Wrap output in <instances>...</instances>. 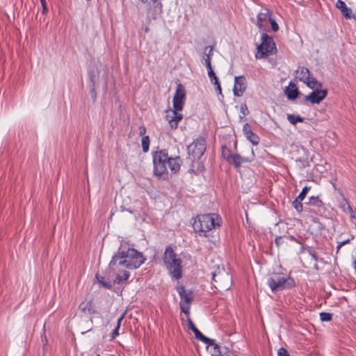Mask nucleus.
Masks as SVG:
<instances>
[{
  "instance_id": "f257e3e1",
  "label": "nucleus",
  "mask_w": 356,
  "mask_h": 356,
  "mask_svg": "<svg viewBox=\"0 0 356 356\" xmlns=\"http://www.w3.org/2000/svg\"><path fill=\"white\" fill-rule=\"evenodd\" d=\"M145 260L143 254L134 248H128L127 250L119 249L112 257L109 263V268L113 271L118 270L120 266L136 269L139 268L145 262Z\"/></svg>"
},
{
  "instance_id": "f03ea898",
  "label": "nucleus",
  "mask_w": 356,
  "mask_h": 356,
  "mask_svg": "<svg viewBox=\"0 0 356 356\" xmlns=\"http://www.w3.org/2000/svg\"><path fill=\"white\" fill-rule=\"evenodd\" d=\"M163 259L171 276L176 280L180 279L182 276L181 261L174 252L172 247L166 248Z\"/></svg>"
},
{
  "instance_id": "7ed1b4c3",
  "label": "nucleus",
  "mask_w": 356,
  "mask_h": 356,
  "mask_svg": "<svg viewBox=\"0 0 356 356\" xmlns=\"http://www.w3.org/2000/svg\"><path fill=\"white\" fill-rule=\"evenodd\" d=\"M218 226H220L219 218L215 213L198 216L193 223L195 231L203 233L204 236L207 232Z\"/></svg>"
},
{
  "instance_id": "20e7f679",
  "label": "nucleus",
  "mask_w": 356,
  "mask_h": 356,
  "mask_svg": "<svg viewBox=\"0 0 356 356\" xmlns=\"http://www.w3.org/2000/svg\"><path fill=\"white\" fill-rule=\"evenodd\" d=\"M154 173L156 176L163 178L168 177V173L167 170L168 160L169 156L166 149H161L152 152Z\"/></svg>"
},
{
  "instance_id": "39448f33",
  "label": "nucleus",
  "mask_w": 356,
  "mask_h": 356,
  "mask_svg": "<svg viewBox=\"0 0 356 356\" xmlns=\"http://www.w3.org/2000/svg\"><path fill=\"white\" fill-rule=\"evenodd\" d=\"M267 284L274 293L295 286V281L291 277H285L280 273H273L267 280Z\"/></svg>"
},
{
  "instance_id": "423d86ee",
  "label": "nucleus",
  "mask_w": 356,
  "mask_h": 356,
  "mask_svg": "<svg viewBox=\"0 0 356 356\" xmlns=\"http://www.w3.org/2000/svg\"><path fill=\"white\" fill-rule=\"evenodd\" d=\"M261 44L257 47V51L255 54L257 59L266 58L268 55L273 54L274 50L276 49L273 38L266 33L261 34Z\"/></svg>"
},
{
  "instance_id": "0eeeda50",
  "label": "nucleus",
  "mask_w": 356,
  "mask_h": 356,
  "mask_svg": "<svg viewBox=\"0 0 356 356\" xmlns=\"http://www.w3.org/2000/svg\"><path fill=\"white\" fill-rule=\"evenodd\" d=\"M214 287L218 290L227 291L232 286V276L225 269H218L212 273Z\"/></svg>"
},
{
  "instance_id": "6e6552de",
  "label": "nucleus",
  "mask_w": 356,
  "mask_h": 356,
  "mask_svg": "<svg viewBox=\"0 0 356 356\" xmlns=\"http://www.w3.org/2000/svg\"><path fill=\"white\" fill-rule=\"evenodd\" d=\"M206 140L204 138L200 137L193 140L187 147L188 154L192 157V160H198L204 154L206 150Z\"/></svg>"
},
{
  "instance_id": "1a4fd4ad",
  "label": "nucleus",
  "mask_w": 356,
  "mask_h": 356,
  "mask_svg": "<svg viewBox=\"0 0 356 356\" xmlns=\"http://www.w3.org/2000/svg\"><path fill=\"white\" fill-rule=\"evenodd\" d=\"M177 291L181 298L179 303L181 310L186 315L188 316L190 313V305L193 300L192 291H186L183 286H177Z\"/></svg>"
},
{
  "instance_id": "9d476101",
  "label": "nucleus",
  "mask_w": 356,
  "mask_h": 356,
  "mask_svg": "<svg viewBox=\"0 0 356 356\" xmlns=\"http://www.w3.org/2000/svg\"><path fill=\"white\" fill-rule=\"evenodd\" d=\"M272 12L264 8L257 16L256 25L260 31H266L269 20H271Z\"/></svg>"
},
{
  "instance_id": "9b49d317",
  "label": "nucleus",
  "mask_w": 356,
  "mask_h": 356,
  "mask_svg": "<svg viewBox=\"0 0 356 356\" xmlns=\"http://www.w3.org/2000/svg\"><path fill=\"white\" fill-rule=\"evenodd\" d=\"M185 97V88L181 83H179L177 86V90L172 101L173 107L176 111H181L183 109Z\"/></svg>"
},
{
  "instance_id": "f8f14e48",
  "label": "nucleus",
  "mask_w": 356,
  "mask_h": 356,
  "mask_svg": "<svg viewBox=\"0 0 356 356\" xmlns=\"http://www.w3.org/2000/svg\"><path fill=\"white\" fill-rule=\"evenodd\" d=\"M327 95V89L316 88L313 92L305 97V101L312 104H319Z\"/></svg>"
},
{
  "instance_id": "ddd939ff",
  "label": "nucleus",
  "mask_w": 356,
  "mask_h": 356,
  "mask_svg": "<svg viewBox=\"0 0 356 356\" xmlns=\"http://www.w3.org/2000/svg\"><path fill=\"white\" fill-rule=\"evenodd\" d=\"M247 87L246 79L244 76H238L234 78V86L233 88L234 95L241 97Z\"/></svg>"
},
{
  "instance_id": "4468645a",
  "label": "nucleus",
  "mask_w": 356,
  "mask_h": 356,
  "mask_svg": "<svg viewBox=\"0 0 356 356\" xmlns=\"http://www.w3.org/2000/svg\"><path fill=\"white\" fill-rule=\"evenodd\" d=\"M179 111L169 110L166 111L165 118L168 121L169 125L171 129H175L177 128L178 122L181 120L183 115L178 113Z\"/></svg>"
},
{
  "instance_id": "2eb2a0df",
  "label": "nucleus",
  "mask_w": 356,
  "mask_h": 356,
  "mask_svg": "<svg viewBox=\"0 0 356 356\" xmlns=\"http://www.w3.org/2000/svg\"><path fill=\"white\" fill-rule=\"evenodd\" d=\"M243 131L245 137L253 145H257L259 143V137L252 131L251 126L248 123L243 125Z\"/></svg>"
},
{
  "instance_id": "dca6fc26",
  "label": "nucleus",
  "mask_w": 356,
  "mask_h": 356,
  "mask_svg": "<svg viewBox=\"0 0 356 356\" xmlns=\"http://www.w3.org/2000/svg\"><path fill=\"white\" fill-rule=\"evenodd\" d=\"M79 309L85 315H91L96 313V309L92 300H84L81 302Z\"/></svg>"
},
{
  "instance_id": "f3484780",
  "label": "nucleus",
  "mask_w": 356,
  "mask_h": 356,
  "mask_svg": "<svg viewBox=\"0 0 356 356\" xmlns=\"http://www.w3.org/2000/svg\"><path fill=\"white\" fill-rule=\"evenodd\" d=\"M336 6L339 8L343 15V16L346 19H352L355 17V15L353 13L352 10L350 8H348L346 3L341 0H338L336 3Z\"/></svg>"
},
{
  "instance_id": "a211bd4d",
  "label": "nucleus",
  "mask_w": 356,
  "mask_h": 356,
  "mask_svg": "<svg viewBox=\"0 0 356 356\" xmlns=\"http://www.w3.org/2000/svg\"><path fill=\"white\" fill-rule=\"evenodd\" d=\"M193 332L195 334L197 339L204 342L207 344V346H213L215 349L219 348V346L216 343V341L214 339L205 337L198 329L194 330Z\"/></svg>"
},
{
  "instance_id": "6ab92c4d",
  "label": "nucleus",
  "mask_w": 356,
  "mask_h": 356,
  "mask_svg": "<svg viewBox=\"0 0 356 356\" xmlns=\"http://www.w3.org/2000/svg\"><path fill=\"white\" fill-rule=\"evenodd\" d=\"M181 163V160L179 156H169L167 164L172 173H177L180 170Z\"/></svg>"
},
{
  "instance_id": "aec40b11",
  "label": "nucleus",
  "mask_w": 356,
  "mask_h": 356,
  "mask_svg": "<svg viewBox=\"0 0 356 356\" xmlns=\"http://www.w3.org/2000/svg\"><path fill=\"white\" fill-rule=\"evenodd\" d=\"M285 93L289 100H294L298 97L300 92L298 90L296 85L293 82L291 81L289 86L286 88Z\"/></svg>"
},
{
  "instance_id": "412c9836",
  "label": "nucleus",
  "mask_w": 356,
  "mask_h": 356,
  "mask_svg": "<svg viewBox=\"0 0 356 356\" xmlns=\"http://www.w3.org/2000/svg\"><path fill=\"white\" fill-rule=\"evenodd\" d=\"M251 153L252 157L254 156V150L251 149ZM253 158L250 159L248 157H243L240 154H236L234 155V158L232 160V164L234 165L235 168H238L241 167V164L243 163H249L251 162Z\"/></svg>"
},
{
  "instance_id": "4be33fe9",
  "label": "nucleus",
  "mask_w": 356,
  "mask_h": 356,
  "mask_svg": "<svg viewBox=\"0 0 356 356\" xmlns=\"http://www.w3.org/2000/svg\"><path fill=\"white\" fill-rule=\"evenodd\" d=\"M296 78L303 83L307 81L311 76L309 69L303 66H299L298 70L296 71Z\"/></svg>"
},
{
  "instance_id": "5701e85b",
  "label": "nucleus",
  "mask_w": 356,
  "mask_h": 356,
  "mask_svg": "<svg viewBox=\"0 0 356 356\" xmlns=\"http://www.w3.org/2000/svg\"><path fill=\"white\" fill-rule=\"evenodd\" d=\"M213 48L211 47H206L204 51V59L207 70L212 69L211 56L213 55Z\"/></svg>"
},
{
  "instance_id": "b1692460",
  "label": "nucleus",
  "mask_w": 356,
  "mask_h": 356,
  "mask_svg": "<svg viewBox=\"0 0 356 356\" xmlns=\"http://www.w3.org/2000/svg\"><path fill=\"white\" fill-rule=\"evenodd\" d=\"M305 83L311 89L316 90V88H321L322 83L316 80L314 77L310 76V78L305 82Z\"/></svg>"
},
{
  "instance_id": "393cba45",
  "label": "nucleus",
  "mask_w": 356,
  "mask_h": 356,
  "mask_svg": "<svg viewBox=\"0 0 356 356\" xmlns=\"http://www.w3.org/2000/svg\"><path fill=\"white\" fill-rule=\"evenodd\" d=\"M129 275H130L129 272L127 270H124L122 272V275H121L120 274H117L115 276V278L114 280V284H120L122 282L127 281L129 279Z\"/></svg>"
},
{
  "instance_id": "a878e982",
  "label": "nucleus",
  "mask_w": 356,
  "mask_h": 356,
  "mask_svg": "<svg viewBox=\"0 0 356 356\" xmlns=\"http://www.w3.org/2000/svg\"><path fill=\"white\" fill-rule=\"evenodd\" d=\"M222 155L225 159H226L229 163H232L234 155L232 154L229 149L222 146Z\"/></svg>"
},
{
  "instance_id": "bb28decb",
  "label": "nucleus",
  "mask_w": 356,
  "mask_h": 356,
  "mask_svg": "<svg viewBox=\"0 0 356 356\" xmlns=\"http://www.w3.org/2000/svg\"><path fill=\"white\" fill-rule=\"evenodd\" d=\"M309 204L316 207L317 208H322L323 207V202L319 199L318 196H312L309 200Z\"/></svg>"
},
{
  "instance_id": "cd10ccee",
  "label": "nucleus",
  "mask_w": 356,
  "mask_h": 356,
  "mask_svg": "<svg viewBox=\"0 0 356 356\" xmlns=\"http://www.w3.org/2000/svg\"><path fill=\"white\" fill-rule=\"evenodd\" d=\"M287 120L290 123L295 125L297 122H302L304 121V118L300 117L298 115H294V114H288L287 115Z\"/></svg>"
},
{
  "instance_id": "c85d7f7f",
  "label": "nucleus",
  "mask_w": 356,
  "mask_h": 356,
  "mask_svg": "<svg viewBox=\"0 0 356 356\" xmlns=\"http://www.w3.org/2000/svg\"><path fill=\"white\" fill-rule=\"evenodd\" d=\"M97 74H99V72H97ZM96 76H97V74L95 71H90L89 72V78H90V81L92 84L91 87H90V90H91L92 93H94V95H95V83H96V81H97Z\"/></svg>"
},
{
  "instance_id": "c756f323",
  "label": "nucleus",
  "mask_w": 356,
  "mask_h": 356,
  "mask_svg": "<svg viewBox=\"0 0 356 356\" xmlns=\"http://www.w3.org/2000/svg\"><path fill=\"white\" fill-rule=\"evenodd\" d=\"M96 278L97 281L105 288L106 289H111L113 284L111 282L104 277L101 276H96Z\"/></svg>"
},
{
  "instance_id": "7c9ffc66",
  "label": "nucleus",
  "mask_w": 356,
  "mask_h": 356,
  "mask_svg": "<svg viewBox=\"0 0 356 356\" xmlns=\"http://www.w3.org/2000/svg\"><path fill=\"white\" fill-rule=\"evenodd\" d=\"M296 163L299 169H303L306 167H308L309 165V162L307 159H298L296 160Z\"/></svg>"
},
{
  "instance_id": "2f4dec72",
  "label": "nucleus",
  "mask_w": 356,
  "mask_h": 356,
  "mask_svg": "<svg viewBox=\"0 0 356 356\" xmlns=\"http://www.w3.org/2000/svg\"><path fill=\"white\" fill-rule=\"evenodd\" d=\"M142 147L144 152H147L149 148V138L148 136L142 138Z\"/></svg>"
},
{
  "instance_id": "473e14b6",
  "label": "nucleus",
  "mask_w": 356,
  "mask_h": 356,
  "mask_svg": "<svg viewBox=\"0 0 356 356\" xmlns=\"http://www.w3.org/2000/svg\"><path fill=\"white\" fill-rule=\"evenodd\" d=\"M302 201V200H299L298 197H296L292 202L293 207L299 213L302 211V204L301 203Z\"/></svg>"
},
{
  "instance_id": "72a5a7b5",
  "label": "nucleus",
  "mask_w": 356,
  "mask_h": 356,
  "mask_svg": "<svg viewBox=\"0 0 356 356\" xmlns=\"http://www.w3.org/2000/svg\"><path fill=\"white\" fill-rule=\"evenodd\" d=\"M332 318V314L327 312L320 313V319L321 321H330Z\"/></svg>"
},
{
  "instance_id": "f704fd0d",
  "label": "nucleus",
  "mask_w": 356,
  "mask_h": 356,
  "mask_svg": "<svg viewBox=\"0 0 356 356\" xmlns=\"http://www.w3.org/2000/svg\"><path fill=\"white\" fill-rule=\"evenodd\" d=\"M310 188H311L310 186H305L297 197L299 200H303L305 198L306 195H307V192L310 190Z\"/></svg>"
},
{
  "instance_id": "c9c22d12",
  "label": "nucleus",
  "mask_w": 356,
  "mask_h": 356,
  "mask_svg": "<svg viewBox=\"0 0 356 356\" xmlns=\"http://www.w3.org/2000/svg\"><path fill=\"white\" fill-rule=\"evenodd\" d=\"M285 236H277L275 239V243L277 247H280L284 243H285Z\"/></svg>"
},
{
  "instance_id": "e433bc0d",
  "label": "nucleus",
  "mask_w": 356,
  "mask_h": 356,
  "mask_svg": "<svg viewBox=\"0 0 356 356\" xmlns=\"http://www.w3.org/2000/svg\"><path fill=\"white\" fill-rule=\"evenodd\" d=\"M207 71H208V76L211 82H213V81H216V79H218L217 76L216 75L215 72H213V68L210 69V70H207Z\"/></svg>"
},
{
  "instance_id": "4c0bfd02",
  "label": "nucleus",
  "mask_w": 356,
  "mask_h": 356,
  "mask_svg": "<svg viewBox=\"0 0 356 356\" xmlns=\"http://www.w3.org/2000/svg\"><path fill=\"white\" fill-rule=\"evenodd\" d=\"M240 111L243 115H247L249 114V111L245 103H243L241 105Z\"/></svg>"
},
{
  "instance_id": "58836bf2",
  "label": "nucleus",
  "mask_w": 356,
  "mask_h": 356,
  "mask_svg": "<svg viewBox=\"0 0 356 356\" xmlns=\"http://www.w3.org/2000/svg\"><path fill=\"white\" fill-rule=\"evenodd\" d=\"M277 356H290V355L285 348H280L277 351Z\"/></svg>"
},
{
  "instance_id": "ea45409f",
  "label": "nucleus",
  "mask_w": 356,
  "mask_h": 356,
  "mask_svg": "<svg viewBox=\"0 0 356 356\" xmlns=\"http://www.w3.org/2000/svg\"><path fill=\"white\" fill-rule=\"evenodd\" d=\"M187 322H188V329H190L193 332L197 329L196 327V326L195 325V324L193 323V322L192 321V320L191 319V318H189V317L188 318Z\"/></svg>"
},
{
  "instance_id": "a19ab883",
  "label": "nucleus",
  "mask_w": 356,
  "mask_h": 356,
  "mask_svg": "<svg viewBox=\"0 0 356 356\" xmlns=\"http://www.w3.org/2000/svg\"><path fill=\"white\" fill-rule=\"evenodd\" d=\"M348 209L349 212L350 213V219H351L352 222L356 225V217L354 214V211H353L352 207L349 204H348Z\"/></svg>"
},
{
  "instance_id": "79ce46f5",
  "label": "nucleus",
  "mask_w": 356,
  "mask_h": 356,
  "mask_svg": "<svg viewBox=\"0 0 356 356\" xmlns=\"http://www.w3.org/2000/svg\"><path fill=\"white\" fill-rule=\"evenodd\" d=\"M213 83L214 84L216 87V90L218 92V94H222V89L220 87V83L218 79H216V81H213Z\"/></svg>"
},
{
  "instance_id": "37998d69",
  "label": "nucleus",
  "mask_w": 356,
  "mask_h": 356,
  "mask_svg": "<svg viewBox=\"0 0 356 356\" xmlns=\"http://www.w3.org/2000/svg\"><path fill=\"white\" fill-rule=\"evenodd\" d=\"M269 22L271 24V28H272V30L274 31V32H276L278 31L279 29V26L278 24L275 22V20H273L272 18H271V20H269Z\"/></svg>"
},
{
  "instance_id": "c03bdc74",
  "label": "nucleus",
  "mask_w": 356,
  "mask_h": 356,
  "mask_svg": "<svg viewBox=\"0 0 356 356\" xmlns=\"http://www.w3.org/2000/svg\"><path fill=\"white\" fill-rule=\"evenodd\" d=\"M138 129H139V133H138L139 135L143 137L145 136V134L146 133V128L144 126H140Z\"/></svg>"
},
{
  "instance_id": "a18cd8bd",
  "label": "nucleus",
  "mask_w": 356,
  "mask_h": 356,
  "mask_svg": "<svg viewBox=\"0 0 356 356\" xmlns=\"http://www.w3.org/2000/svg\"><path fill=\"white\" fill-rule=\"evenodd\" d=\"M349 239H347V240H345L343 241H341V242H339L338 243V245L337 246V252L339 250V249L343 246L346 243H349Z\"/></svg>"
},
{
  "instance_id": "49530a36",
  "label": "nucleus",
  "mask_w": 356,
  "mask_h": 356,
  "mask_svg": "<svg viewBox=\"0 0 356 356\" xmlns=\"http://www.w3.org/2000/svg\"><path fill=\"white\" fill-rule=\"evenodd\" d=\"M119 329H120V327H116L113 330V332L111 334V337H112L113 339H115L119 334Z\"/></svg>"
},
{
  "instance_id": "de8ad7c7",
  "label": "nucleus",
  "mask_w": 356,
  "mask_h": 356,
  "mask_svg": "<svg viewBox=\"0 0 356 356\" xmlns=\"http://www.w3.org/2000/svg\"><path fill=\"white\" fill-rule=\"evenodd\" d=\"M40 1L42 6V9H43V13H44L45 10H47L46 1H45V0H40Z\"/></svg>"
},
{
  "instance_id": "09e8293b",
  "label": "nucleus",
  "mask_w": 356,
  "mask_h": 356,
  "mask_svg": "<svg viewBox=\"0 0 356 356\" xmlns=\"http://www.w3.org/2000/svg\"><path fill=\"white\" fill-rule=\"evenodd\" d=\"M124 318V314H122L118 319V322H117V325L116 327H120V324H121V322L123 320Z\"/></svg>"
},
{
  "instance_id": "8fccbe9b",
  "label": "nucleus",
  "mask_w": 356,
  "mask_h": 356,
  "mask_svg": "<svg viewBox=\"0 0 356 356\" xmlns=\"http://www.w3.org/2000/svg\"><path fill=\"white\" fill-rule=\"evenodd\" d=\"M221 356H234V353L232 351L227 350Z\"/></svg>"
},
{
  "instance_id": "3c124183",
  "label": "nucleus",
  "mask_w": 356,
  "mask_h": 356,
  "mask_svg": "<svg viewBox=\"0 0 356 356\" xmlns=\"http://www.w3.org/2000/svg\"><path fill=\"white\" fill-rule=\"evenodd\" d=\"M214 350H215L216 353H213V354L212 355V356H220V355L221 356V355H222L220 354V348H217V349H215V348H214Z\"/></svg>"
},
{
  "instance_id": "603ef678",
  "label": "nucleus",
  "mask_w": 356,
  "mask_h": 356,
  "mask_svg": "<svg viewBox=\"0 0 356 356\" xmlns=\"http://www.w3.org/2000/svg\"><path fill=\"white\" fill-rule=\"evenodd\" d=\"M311 256H312V259H313L315 261H317V260H318V257H317V255H316V252H312V253H311Z\"/></svg>"
},
{
  "instance_id": "864d4df0",
  "label": "nucleus",
  "mask_w": 356,
  "mask_h": 356,
  "mask_svg": "<svg viewBox=\"0 0 356 356\" xmlns=\"http://www.w3.org/2000/svg\"><path fill=\"white\" fill-rule=\"evenodd\" d=\"M286 238L290 240V241H298L296 238L293 236H285Z\"/></svg>"
},
{
  "instance_id": "5fc2aeb1",
  "label": "nucleus",
  "mask_w": 356,
  "mask_h": 356,
  "mask_svg": "<svg viewBox=\"0 0 356 356\" xmlns=\"http://www.w3.org/2000/svg\"><path fill=\"white\" fill-rule=\"evenodd\" d=\"M107 72H108V67H104V74H105L104 80L106 82V79H107Z\"/></svg>"
},
{
  "instance_id": "6e6d98bb",
  "label": "nucleus",
  "mask_w": 356,
  "mask_h": 356,
  "mask_svg": "<svg viewBox=\"0 0 356 356\" xmlns=\"http://www.w3.org/2000/svg\"><path fill=\"white\" fill-rule=\"evenodd\" d=\"M353 268H354L355 270L356 271V259L353 262Z\"/></svg>"
},
{
  "instance_id": "4d7b16f0",
  "label": "nucleus",
  "mask_w": 356,
  "mask_h": 356,
  "mask_svg": "<svg viewBox=\"0 0 356 356\" xmlns=\"http://www.w3.org/2000/svg\"><path fill=\"white\" fill-rule=\"evenodd\" d=\"M153 3L156 2L157 0H151Z\"/></svg>"
},
{
  "instance_id": "13d9d810",
  "label": "nucleus",
  "mask_w": 356,
  "mask_h": 356,
  "mask_svg": "<svg viewBox=\"0 0 356 356\" xmlns=\"http://www.w3.org/2000/svg\"><path fill=\"white\" fill-rule=\"evenodd\" d=\"M148 30H149V29H148V28H146V29H145V32H147V31H148Z\"/></svg>"
},
{
  "instance_id": "bf43d9fd",
  "label": "nucleus",
  "mask_w": 356,
  "mask_h": 356,
  "mask_svg": "<svg viewBox=\"0 0 356 356\" xmlns=\"http://www.w3.org/2000/svg\"><path fill=\"white\" fill-rule=\"evenodd\" d=\"M314 268H317L318 266H317V264H316L315 266H314Z\"/></svg>"
}]
</instances>
